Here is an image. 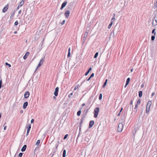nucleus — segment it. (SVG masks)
Instances as JSON below:
<instances>
[{
    "label": "nucleus",
    "instance_id": "56",
    "mask_svg": "<svg viewBox=\"0 0 157 157\" xmlns=\"http://www.w3.org/2000/svg\"><path fill=\"white\" fill-rule=\"evenodd\" d=\"M85 103H83V104H82V106H85Z\"/></svg>",
    "mask_w": 157,
    "mask_h": 157
},
{
    "label": "nucleus",
    "instance_id": "43",
    "mask_svg": "<svg viewBox=\"0 0 157 157\" xmlns=\"http://www.w3.org/2000/svg\"><path fill=\"white\" fill-rule=\"evenodd\" d=\"M89 72L88 71H87L85 74V75L86 76L88 75V74H89Z\"/></svg>",
    "mask_w": 157,
    "mask_h": 157
},
{
    "label": "nucleus",
    "instance_id": "7",
    "mask_svg": "<svg viewBox=\"0 0 157 157\" xmlns=\"http://www.w3.org/2000/svg\"><path fill=\"white\" fill-rule=\"evenodd\" d=\"M70 13V12L69 10H67L65 12L64 15L66 18H67L69 17Z\"/></svg>",
    "mask_w": 157,
    "mask_h": 157
},
{
    "label": "nucleus",
    "instance_id": "49",
    "mask_svg": "<svg viewBox=\"0 0 157 157\" xmlns=\"http://www.w3.org/2000/svg\"><path fill=\"white\" fill-rule=\"evenodd\" d=\"M150 106H148V105H147L146 108L150 109Z\"/></svg>",
    "mask_w": 157,
    "mask_h": 157
},
{
    "label": "nucleus",
    "instance_id": "11",
    "mask_svg": "<svg viewBox=\"0 0 157 157\" xmlns=\"http://www.w3.org/2000/svg\"><path fill=\"white\" fill-rule=\"evenodd\" d=\"M94 121H90V123H89V127L90 128H91L92 127V126L94 125Z\"/></svg>",
    "mask_w": 157,
    "mask_h": 157
},
{
    "label": "nucleus",
    "instance_id": "18",
    "mask_svg": "<svg viewBox=\"0 0 157 157\" xmlns=\"http://www.w3.org/2000/svg\"><path fill=\"white\" fill-rule=\"evenodd\" d=\"M66 151L65 150H64L63 151V157H65L66 156Z\"/></svg>",
    "mask_w": 157,
    "mask_h": 157
},
{
    "label": "nucleus",
    "instance_id": "52",
    "mask_svg": "<svg viewBox=\"0 0 157 157\" xmlns=\"http://www.w3.org/2000/svg\"><path fill=\"white\" fill-rule=\"evenodd\" d=\"M29 131H28V130H27V135L28 134H29Z\"/></svg>",
    "mask_w": 157,
    "mask_h": 157
},
{
    "label": "nucleus",
    "instance_id": "64",
    "mask_svg": "<svg viewBox=\"0 0 157 157\" xmlns=\"http://www.w3.org/2000/svg\"><path fill=\"white\" fill-rule=\"evenodd\" d=\"M53 98H54V99H56V98L55 96H54V97H53Z\"/></svg>",
    "mask_w": 157,
    "mask_h": 157
},
{
    "label": "nucleus",
    "instance_id": "24",
    "mask_svg": "<svg viewBox=\"0 0 157 157\" xmlns=\"http://www.w3.org/2000/svg\"><path fill=\"white\" fill-rule=\"evenodd\" d=\"M40 143V140H38L37 141V142H36V145L38 146L39 145V144Z\"/></svg>",
    "mask_w": 157,
    "mask_h": 157
},
{
    "label": "nucleus",
    "instance_id": "51",
    "mask_svg": "<svg viewBox=\"0 0 157 157\" xmlns=\"http://www.w3.org/2000/svg\"><path fill=\"white\" fill-rule=\"evenodd\" d=\"M14 14H15V13H13L12 14H11V16H14Z\"/></svg>",
    "mask_w": 157,
    "mask_h": 157
},
{
    "label": "nucleus",
    "instance_id": "36",
    "mask_svg": "<svg viewBox=\"0 0 157 157\" xmlns=\"http://www.w3.org/2000/svg\"><path fill=\"white\" fill-rule=\"evenodd\" d=\"M73 95V93H71L70 94H69V95H68V97L69 98H70L71 97V96H72V95Z\"/></svg>",
    "mask_w": 157,
    "mask_h": 157
},
{
    "label": "nucleus",
    "instance_id": "44",
    "mask_svg": "<svg viewBox=\"0 0 157 157\" xmlns=\"http://www.w3.org/2000/svg\"><path fill=\"white\" fill-rule=\"evenodd\" d=\"M122 110H123V108H121L119 113H118V116L120 115V112H121V111H122Z\"/></svg>",
    "mask_w": 157,
    "mask_h": 157
},
{
    "label": "nucleus",
    "instance_id": "39",
    "mask_svg": "<svg viewBox=\"0 0 157 157\" xmlns=\"http://www.w3.org/2000/svg\"><path fill=\"white\" fill-rule=\"evenodd\" d=\"M70 56V52H68V54L67 55V57H69Z\"/></svg>",
    "mask_w": 157,
    "mask_h": 157
},
{
    "label": "nucleus",
    "instance_id": "2",
    "mask_svg": "<svg viewBox=\"0 0 157 157\" xmlns=\"http://www.w3.org/2000/svg\"><path fill=\"white\" fill-rule=\"evenodd\" d=\"M99 111V108L97 107L95 108L94 109V117L96 118L98 117V115Z\"/></svg>",
    "mask_w": 157,
    "mask_h": 157
},
{
    "label": "nucleus",
    "instance_id": "30",
    "mask_svg": "<svg viewBox=\"0 0 157 157\" xmlns=\"http://www.w3.org/2000/svg\"><path fill=\"white\" fill-rule=\"evenodd\" d=\"M149 110H150V109H149L148 108H146V111L147 113H148L149 111Z\"/></svg>",
    "mask_w": 157,
    "mask_h": 157
},
{
    "label": "nucleus",
    "instance_id": "27",
    "mask_svg": "<svg viewBox=\"0 0 157 157\" xmlns=\"http://www.w3.org/2000/svg\"><path fill=\"white\" fill-rule=\"evenodd\" d=\"M102 94H100L99 97V99L100 100H101L102 99Z\"/></svg>",
    "mask_w": 157,
    "mask_h": 157
},
{
    "label": "nucleus",
    "instance_id": "50",
    "mask_svg": "<svg viewBox=\"0 0 157 157\" xmlns=\"http://www.w3.org/2000/svg\"><path fill=\"white\" fill-rule=\"evenodd\" d=\"M21 13V10H20L19 12H18V13L19 14H20Z\"/></svg>",
    "mask_w": 157,
    "mask_h": 157
},
{
    "label": "nucleus",
    "instance_id": "55",
    "mask_svg": "<svg viewBox=\"0 0 157 157\" xmlns=\"http://www.w3.org/2000/svg\"><path fill=\"white\" fill-rule=\"evenodd\" d=\"M6 126H5L4 128V129L5 130L6 129Z\"/></svg>",
    "mask_w": 157,
    "mask_h": 157
},
{
    "label": "nucleus",
    "instance_id": "59",
    "mask_svg": "<svg viewBox=\"0 0 157 157\" xmlns=\"http://www.w3.org/2000/svg\"><path fill=\"white\" fill-rule=\"evenodd\" d=\"M58 146V145H57L56 146V149H57Z\"/></svg>",
    "mask_w": 157,
    "mask_h": 157
},
{
    "label": "nucleus",
    "instance_id": "15",
    "mask_svg": "<svg viewBox=\"0 0 157 157\" xmlns=\"http://www.w3.org/2000/svg\"><path fill=\"white\" fill-rule=\"evenodd\" d=\"M24 2H25L22 0L21 1L18 5L19 7H21L22 6L24 3Z\"/></svg>",
    "mask_w": 157,
    "mask_h": 157
},
{
    "label": "nucleus",
    "instance_id": "22",
    "mask_svg": "<svg viewBox=\"0 0 157 157\" xmlns=\"http://www.w3.org/2000/svg\"><path fill=\"white\" fill-rule=\"evenodd\" d=\"M130 78H128L127 79L126 82V83H127V84H128L129 82L130 81Z\"/></svg>",
    "mask_w": 157,
    "mask_h": 157
},
{
    "label": "nucleus",
    "instance_id": "47",
    "mask_svg": "<svg viewBox=\"0 0 157 157\" xmlns=\"http://www.w3.org/2000/svg\"><path fill=\"white\" fill-rule=\"evenodd\" d=\"M91 69H92L91 68V67H90L89 68V70H88V71L89 72L91 70Z\"/></svg>",
    "mask_w": 157,
    "mask_h": 157
},
{
    "label": "nucleus",
    "instance_id": "62",
    "mask_svg": "<svg viewBox=\"0 0 157 157\" xmlns=\"http://www.w3.org/2000/svg\"><path fill=\"white\" fill-rule=\"evenodd\" d=\"M20 7H19V5H18V6H17V9H18Z\"/></svg>",
    "mask_w": 157,
    "mask_h": 157
},
{
    "label": "nucleus",
    "instance_id": "33",
    "mask_svg": "<svg viewBox=\"0 0 157 157\" xmlns=\"http://www.w3.org/2000/svg\"><path fill=\"white\" fill-rule=\"evenodd\" d=\"M155 29H154L152 30V33H154V35H155V34H156V33L155 32Z\"/></svg>",
    "mask_w": 157,
    "mask_h": 157
},
{
    "label": "nucleus",
    "instance_id": "32",
    "mask_svg": "<svg viewBox=\"0 0 157 157\" xmlns=\"http://www.w3.org/2000/svg\"><path fill=\"white\" fill-rule=\"evenodd\" d=\"M68 136V134L66 135L64 137L63 139L65 140V139H66L67 138Z\"/></svg>",
    "mask_w": 157,
    "mask_h": 157
},
{
    "label": "nucleus",
    "instance_id": "35",
    "mask_svg": "<svg viewBox=\"0 0 157 157\" xmlns=\"http://www.w3.org/2000/svg\"><path fill=\"white\" fill-rule=\"evenodd\" d=\"M140 99H139L137 101V104H140Z\"/></svg>",
    "mask_w": 157,
    "mask_h": 157
},
{
    "label": "nucleus",
    "instance_id": "46",
    "mask_svg": "<svg viewBox=\"0 0 157 157\" xmlns=\"http://www.w3.org/2000/svg\"><path fill=\"white\" fill-rule=\"evenodd\" d=\"M114 16H113V17L112 18V19H113V22L114 21V20H115V17H114L115 16V15H114Z\"/></svg>",
    "mask_w": 157,
    "mask_h": 157
},
{
    "label": "nucleus",
    "instance_id": "6",
    "mask_svg": "<svg viewBox=\"0 0 157 157\" xmlns=\"http://www.w3.org/2000/svg\"><path fill=\"white\" fill-rule=\"evenodd\" d=\"M30 93L29 91L26 92L24 94V98H27L29 96Z\"/></svg>",
    "mask_w": 157,
    "mask_h": 157
},
{
    "label": "nucleus",
    "instance_id": "25",
    "mask_svg": "<svg viewBox=\"0 0 157 157\" xmlns=\"http://www.w3.org/2000/svg\"><path fill=\"white\" fill-rule=\"evenodd\" d=\"M81 110H79L77 113V115L78 116H80V115L81 114Z\"/></svg>",
    "mask_w": 157,
    "mask_h": 157
},
{
    "label": "nucleus",
    "instance_id": "1",
    "mask_svg": "<svg viewBox=\"0 0 157 157\" xmlns=\"http://www.w3.org/2000/svg\"><path fill=\"white\" fill-rule=\"evenodd\" d=\"M157 25V13L155 14L154 18L152 22V25L155 26Z\"/></svg>",
    "mask_w": 157,
    "mask_h": 157
},
{
    "label": "nucleus",
    "instance_id": "45",
    "mask_svg": "<svg viewBox=\"0 0 157 157\" xmlns=\"http://www.w3.org/2000/svg\"><path fill=\"white\" fill-rule=\"evenodd\" d=\"M144 84H143H143H142L141 85V86H140L141 87V88H143V87H144Z\"/></svg>",
    "mask_w": 157,
    "mask_h": 157
},
{
    "label": "nucleus",
    "instance_id": "58",
    "mask_svg": "<svg viewBox=\"0 0 157 157\" xmlns=\"http://www.w3.org/2000/svg\"><path fill=\"white\" fill-rule=\"evenodd\" d=\"M70 50H71L70 48H69V49H68V52H70Z\"/></svg>",
    "mask_w": 157,
    "mask_h": 157
},
{
    "label": "nucleus",
    "instance_id": "53",
    "mask_svg": "<svg viewBox=\"0 0 157 157\" xmlns=\"http://www.w3.org/2000/svg\"><path fill=\"white\" fill-rule=\"evenodd\" d=\"M23 110H21V111H20V113H23Z\"/></svg>",
    "mask_w": 157,
    "mask_h": 157
},
{
    "label": "nucleus",
    "instance_id": "17",
    "mask_svg": "<svg viewBox=\"0 0 157 157\" xmlns=\"http://www.w3.org/2000/svg\"><path fill=\"white\" fill-rule=\"evenodd\" d=\"M142 92L141 91L139 92V96L140 98H141L142 96Z\"/></svg>",
    "mask_w": 157,
    "mask_h": 157
},
{
    "label": "nucleus",
    "instance_id": "54",
    "mask_svg": "<svg viewBox=\"0 0 157 157\" xmlns=\"http://www.w3.org/2000/svg\"><path fill=\"white\" fill-rule=\"evenodd\" d=\"M128 84H127V83H126L125 85V86H124V87L125 88V87H126V86H127V85Z\"/></svg>",
    "mask_w": 157,
    "mask_h": 157
},
{
    "label": "nucleus",
    "instance_id": "38",
    "mask_svg": "<svg viewBox=\"0 0 157 157\" xmlns=\"http://www.w3.org/2000/svg\"><path fill=\"white\" fill-rule=\"evenodd\" d=\"M2 84V80H1L0 81V89H1V88Z\"/></svg>",
    "mask_w": 157,
    "mask_h": 157
},
{
    "label": "nucleus",
    "instance_id": "61",
    "mask_svg": "<svg viewBox=\"0 0 157 157\" xmlns=\"http://www.w3.org/2000/svg\"><path fill=\"white\" fill-rule=\"evenodd\" d=\"M14 34H16V33H17V31L14 32Z\"/></svg>",
    "mask_w": 157,
    "mask_h": 157
},
{
    "label": "nucleus",
    "instance_id": "40",
    "mask_svg": "<svg viewBox=\"0 0 157 157\" xmlns=\"http://www.w3.org/2000/svg\"><path fill=\"white\" fill-rule=\"evenodd\" d=\"M94 73H93L91 75H90V78H91L92 77H94Z\"/></svg>",
    "mask_w": 157,
    "mask_h": 157
},
{
    "label": "nucleus",
    "instance_id": "26",
    "mask_svg": "<svg viewBox=\"0 0 157 157\" xmlns=\"http://www.w3.org/2000/svg\"><path fill=\"white\" fill-rule=\"evenodd\" d=\"M98 52H96L95 54L94 55V58H96L97 57V56H98Z\"/></svg>",
    "mask_w": 157,
    "mask_h": 157
},
{
    "label": "nucleus",
    "instance_id": "9",
    "mask_svg": "<svg viewBox=\"0 0 157 157\" xmlns=\"http://www.w3.org/2000/svg\"><path fill=\"white\" fill-rule=\"evenodd\" d=\"M67 3V2L66 1H65L63 2L62 5L61 6L60 8V9L62 10L64 7H65Z\"/></svg>",
    "mask_w": 157,
    "mask_h": 157
},
{
    "label": "nucleus",
    "instance_id": "13",
    "mask_svg": "<svg viewBox=\"0 0 157 157\" xmlns=\"http://www.w3.org/2000/svg\"><path fill=\"white\" fill-rule=\"evenodd\" d=\"M113 19H112L111 20V23L109 24V25L108 27V28L109 29H110V28L111 27L112 25V24H113Z\"/></svg>",
    "mask_w": 157,
    "mask_h": 157
},
{
    "label": "nucleus",
    "instance_id": "42",
    "mask_svg": "<svg viewBox=\"0 0 157 157\" xmlns=\"http://www.w3.org/2000/svg\"><path fill=\"white\" fill-rule=\"evenodd\" d=\"M34 120L33 119L31 120V123H32L34 122Z\"/></svg>",
    "mask_w": 157,
    "mask_h": 157
},
{
    "label": "nucleus",
    "instance_id": "23",
    "mask_svg": "<svg viewBox=\"0 0 157 157\" xmlns=\"http://www.w3.org/2000/svg\"><path fill=\"white\" fill-rule=\"evenodd\" d=\"M79 86V84H78V85H76L75 86L74 89V90H75Z\"/></svg>",
    "mask_w": 157,
    "mask_h": 157
},
{
    "label": "nucleus",
    "instance_id": "12",
    "mask_svg": "<svg viewBox=\"0 0 157 157\" xmlns=\"http://www.w3.org/2000/svg\"><path fill=\"white\" fill-rule=\"evenodd\" d=\"M28 105V103L27 102H25L23 104V108L24 109H25L26 108L27 106Z\"/></svg>",
    "mask_w": 157,
    "mask_h": 157
},
{
    "label": "nucleus",
    "instance_id": "4",
    "mask_svg": "<svg viewBox=\"0 0 157 157\" xmlns=\"http://www.w3.org/2000/svg\"><path fill=\"white\" fill-rule=\"evenodd\" d=\"M9 7V4H7L4 7V8L2 10V11L3 13H5L6 12L8 9Z\"/></svg>",
    "mask_w": 157,
    "mask_h": 157
},
{
    "label": "nucleus",
    "instance_id": "20",
    "mask_svg": "<svg viewBox=\"0 0 157 157\" xmlns=\"http://www.w3.org/2000/svg\"><path fill=\"white\" fill-rule=\"evenodd\" d=\"M107 79H106L105 80V82L104 83V84H103V88H104L105 87V85H106V84H107Z\"/></svg>",
    "mask_w": 157,
    "mask_h": 157
},
{
    "label": "nucleus",
    "instance_id": "8",
    "mask_svg": "<svg viewBox=\"0 0 157 157\" xmlns=\"http://www.w3.org/2000/svg\"><path fill=\"white\" fill-rule=\"evenodd\" d=\"M59 90V88L58 87H56L55 89V90L54 92V94L56 96H57L58 95Z\"/></svg>",
    "mask_w": 157,
    "mask_h": 157
},
{
    "label": "nucleus",
    "instance_id": "34",
    "mask_svg": "<svg viewBox=\"0 0 157 157\" xmlns=\"http://www.w3.org/2000/svg\"><path fill=\"white\" fill-rule=\"evenodd\" d=\"M65 20H63L62 21V22H61V25H63V24L65 23Z\"/></svg>",
    "mask_w": 157,
    "mask_h": 157
},
{
    "label": "nucleus",
    "instance_id": "60",
    "mask_svg": "<svg viewBox=\"0 0 157 157\" xmlns=\"http://www.w3.org/2000/svg\"><path fill=\"white\" fill-rule=\"evenodd\" d=\"M132 101H131V102L130 104H131V105H132Z\"/></svg>",
    "mask_w": 157,
    "mask_h": 157
},
{
    "label": "nucleus",
    "instance_id": "31",
    "mask_svg": "<svg viewBox=\"0 0 157 157\" xmlns=\"http://www.w3.org/2000/svg\"><path fill=\"white\" fill-rule=\"evenodd\" d=\"M22 154H23L22 153H20L18 155V157H21L22 155Z\"/></svg>",
    "mask_w": 157,
    "mask_h": 157
},
{
    "label": "nucleus",
    "instance_id": "63",
    "mask_svg": "<svg viewBox=\"0 0 157 157\" xmlns=\"http://www.w3.org/2000/svg\"><path fill=\"white\" fill-rule=\"evenodd\" d=\"M133 69H131V72H132V71H133Z\"/></svg>",
    "mask_w": 157,
    "mask_h": 157
},
{
    "label": "nucleus",
    "instance_id": "29",
    "mask_svg": "<svg viewBox=\"0 0 157 157\" xmlns=\"http://www.w3.org/2000/svg\"><path fill=\"white\" fill-rule=\"evenodd\" d=\"M5 64L6 65L8 66L9 67H11V65L10 64L8 63L7 62Z\"/></svg>",
    "mask_w": 157,
    "mask_h": 157
},
{
    "label": "nucleus",
    "instance_id": "21",
    "mask_svg": "<svg viewBox=\"0 0 157 157\" xmlns=\"http://www.w3.org/2000/svg\"><path fill=\"white\" fill-rule=\"evenodd\" d=\"M151 102L150 101H149L147 103V105L148 106H151Z\"/></svg>",
    "mask_w": 157,
    "mask_h": 157
},
{
    "label": "nucleus",
    "instance_id": "57",
    "mask_svg": "<svg viewBox=\"0 0 157 157\" xmlns=\"http://www.w3.org/2000/svg\"><path fill=\"white\" fill-rule=\"evenodd\" d=\"M91 78H90V77L88 78V79L87 80V81H89Z\"/></svg>",
    "mask_w": 157,
    "mask_h": 157
},
{
    "label": "nucleus",
    "instance_id": "10",
    "mask_svg": "<svg viewBox=\"0 0 157 157\" xmlns=\"http://www.w3.org/2000/svg\"><path fill=\"white\" fill-rule=\"evenodd\" d=\"M29 55V52H27L26 53L25 55L23 56L24 59H25L27 58V57Z\"/></svg>",
    "mask_w": 157,
    "mask_h": 157
},
{
    "label": "nucleus",
    "instance_id": "16",
    "mask_svg": "<svg viewBox=\"0 0 157 157\" xmlns=\"http://www.w3.org/2000/svg\"><path fill=\"white\" fill-rule=\"evenodd\" d=\"M26 127L27 128V130L28 131H30L31 128V125L30 124H29L26 125Z\"/></svg>",
    "mask_w": 157,
    "mask_h": 157
},
{
    "label": "nucleus",
    "instance_id": "48",
    "mask_svg": "<svg viewBox=\"0 0 157 157\" xmlns=\"http://www.w3.org/2000/svg\"><path fill=\"white\" fill-rule=\"evenodd\" d=\"M137 107H138L137 104H136V105H135V108H134V109H136L137 108Z\"/></svg>",
    "mask_w": 157,
    "mask_h": 157
},
{
    "label": "nucleus",
    "instance_id": "14",
    "mask_svg": "<svg viewBox=\"0 0 157 157\" xmlns=\"http://www.w3.org/2000/svg\"><path fill=\"white\" fill-rule=\"evenodd\" d=\"M26 147L27 146H26V145H24L21 149V151H25L26 150Z\"/></svg>",
    "mask_w": 157,
    "mask_h": 157
},
{
    "label": "nucleus",
    "instance_id": "19",
    "mask_svg": "<svg viewBox=\"0 0 157 157\" xmlns=\"http://www.w3.org/2000/svg\"><path fill=\"white\" fill-rule=\"evenodd\" d=\"M157 7V0H156L155 2L154 3V8L155 9Z\"/></svg>",
    "mask_w": 157,
    "mask_h": 157
},
{
    "label": "nucleus",
    "instance_id": "28",
    "mask_svg": "<svg viewBox=\"0 0 157 157\" xmlns=\"http://www.w3.org/2000/svg\"><path fill=\"white\" fill-rule=\"evenodd\" d=\"M155 35H154V36H152L151 37V40H154L155 39Z\"/></svg>",
    "mask_w": 157,
    "mask_h": 157
},
{
    "label": "nucleus",
    "instance_id": "5",
    "mask_svg": "<svg viewBox=\"0 0 157 157\" xmlns=\"http://www.w3.org/2000/svg\"><path fill=\"white\" fill-rule=\"evenodd\" d=\"M44 59H41L39 64L38 65L36 69L40 67L43 63Z\"/></svg>",
    "mask_w": 157,
    "mask_h": 157
},
{
    "label": "nucleus",
    "instance_id": "37",
    "mask_svg": "<svg viewBox=\"0 0 157 157\" xmlns=\"http://www.w3.org/2000/svg\"><path fill=\"white\" fill-rule=\"evenodd\" d=\"M18 21H16L14 23V25H18Z\"/></svg>",
    "mask_w": 157,
    "mask_h": 157
},
{
    "label": "nucleus",
    "instance_id": "3",
    "mask_svg": "<svg viewBox=\"0 0 157 157\" xmlns=\"http://www.w3.org/2000/svg\"><path fill=\"white\" fill-rule=\"evenodd\" d=\"M123 127V125L122 123H119L118 124V132H121Z\"/></svg>",
    "mask_w": 157,
    "mask_h": 157
},
{
    "label": "nucleus",
    "instance_id": "41",
    "mask_svg": "<svg viewBox=\"0 0 157 157\" xmlns=\"http://www.w3.org/2000/svg\"><path fill=\"white\" fill-rule=\"evenodd\" d=\"M155 94V92H153L152 94H151V97H153V96Z\"/></svg>",
    "mask_w": 157,
    "mask_h": 157
}]
</instances>
